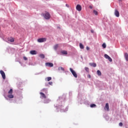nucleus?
Returning a JSON list of instances; mask_svg holds the SVG:
<instances>
[{
  "instance_id": "f257e3e1",
  "label": "nucleus",
  "mask_w": 128,
  "mask_h": 128,
  "mask_svg": "<svg viewBox=\"0 0 128 128\" xmlns=\"http://www.w3.org/2000/svg\"><path fill=\"white\" fill-rule=\"evenodd\" d=\"M66 100V96H62L58 97V98L56 102V104L54 105V106L58 108H60L62 106H64L62 104V102Z\"/></svg>"
},
{
  "instance_id": "f03ea898",
  "label": "nucleus",
  "mask_w": 128,
  "mask_h": 128,
  "mask_svg": "<svg viewBox=\"0 0 128 128\" xmlns=\"http://www.w3.org/2000/svg\"><path fill=\"white\" fill-rule=\"evenodd\" d=\"M58 110H60V112H66L68 110V106H66L64 108V106L62 105L60 107H58V108H56V112H58Z\"/></svg>"
},
{
  "instance_id": "7ed1b4c3",
  "label": "nucleus",
  "mask_w": 128,
  "mask_h": 128,
  "mask_svg": "<svg viewBox=\"0 0 128 128\" xmlns=\"http://www.w3.org/2000/svg\"><path fill=\"white\" fill-rule=\"evenodd\" d=\"M42 16L45 20H50V14L46 11L45 12V13L42 14Z\"/></svg>"
},
{
  "instance_id": "20e7f679",
  "label": "nucleus",
  "mask_w": 128,
  "mask_h": 128,
  "mask_svg": "<svg viewBox=\"0 0 128 128\" xmlns=\"http://www.w3.org/2000/svg\"><path fill=\"white\" fill-rule=\"evenodd\" d=\"M70 70L74 78H78V74H76V71L74 70L72 68H70Z\"/></svg>"
},
{
  "instance_id": "39448f33",
  "label": "nucleus",
  "mask_w": 128,
  "mask_h": 128,
  "mask_svg": "<svg viewBox=\"0 0 128 128\" xmlns=\"http://www.w3.org/2000/svg\"><path fill=\"white\" fill-rule=\"evenodd\" d=\"M38 42H46V38H40L38 39Z\"/></svg>"
},
{
  "instance_id": "423d86ee",
  "label": "nucleus",
  "mask_w": 128,
  "mask_h": 128,
  "mask_svg": "<svg viewBox=\"0 0 128 128\" xmlns=\"http://www.w3.org/2000/svg\"><path fill=\"white\" fill-rule=\"evenodd\" d=\"M0 74L2 76L3 80H6V74L4 73V72L2 70H0Z\"/></svg>"
},
{
  "instance_id": "0eeeda50",
  "label": "nucleus",
  "mask_w": 128,
  "mask_h": 128,
  "mask_svg": "<svg viewBox=\"0 0 128 128\" xmlns=\"http://www.w3.org/2000/svg\"><path fill=\"white\" fill-rule=\"evenodd\" d=\"M114 15H115L116 16L117 18H119V17H120V12H119L118 10H116V9L115 10Z\"/></svg>"
},
{
  "instance_id": "6e6552de",
  "label": "nucleus",
  "mask_w": 128,
  "mask_h": 128,
  "mask_svg": "<svg viewBox=\"0 0 128 128\" xmlns=\"http://www.w3.org/2000/svg\"><path fill=\"white\" fill-rule=\"evenodd\" d=\"M76 10H78V12H80V10H82V6L80 4H77Z\"/></svg>"
},
{
  "instance_id": "1a4fd4ad",
  "label": "nucleus",
  "mask_w": 128,
  "mask_h": 128,
  "mask_svg": "<svg viewBox=\"0 0 128 128\" xmlns=\"http://www.w3.org/2000/svg\"><path fill=\"white\" fill-rule=\"evenodd\" d=\"M40 98H46V94H44V92H40Z\"/></svg>"
},
{
  "instance_id": "9d476101",
  "label": "nucleus",
  "mask_w": 128,
  "mask_h": 128,
  "mask_svg": "<svg viewBox=\"0 0 128 128\" xmlns=\"http://www.w3.org/2000/svg\"><path fill=\"white\" fill-rule=\"evenodd\" d=\"M46 64L47 66H50V68H52V66H54V64L52 62H46Z\"/></svg>"
},
{
  "instance_id": "9b49d317",
  "label": "nucleus",
  "mask_w": 128,
  "mask_h": 128,
  "mask_svg": "<svg viewBox=\"0 0 128 128\" xmlns=\"http://www.w3.org/2000/svg\"><path fill=\"white\" fill-rule=\"evenodd\" d=\"M30 54H32V56H34V54H38V52H36V50H32L30 51Z\"/></svg>"
},
{
  "instance_id": "f8f14e48",
  "label": "nucleus",
  "mask_w": 128,
  "mask_h": 128,
  "mask_svg": "<svg viewBox=\"0 0 128 128\" xmlns=\"http://www.w3.org/2000/svg\"><path fill=\"white\" fill-rule=\"evenodd\" d=\"M124 58L126 62H128V52H125L124 54Z\"/></svg>"
},
{
  "instance_id": "ddd939ff",
  "label": "nucleus",
  "mask_w": 128,
  "mask_h": 128,
  "mask_svg": "<svg viewBox=\"0 0 128 128\" xmlns=\"http://www.w3.org/2000/svg\"><path fill=\"white\" fill-rule=\"evenodd\" d=\"M89 64L90 66H93V68H96V64L94 62L90 63Z\"/></svg>"
},
{
  "instance_id": "4468645a",
  "label": "nucleus",
  "mask_w": 128,
  "mask_h": 128,
  "mask_svg": "<svg viewBox=\"0 0 128 128\" xmlns=\"http://www.w3.org/2000/svg\"><path fill=\"white\" fill-rule=\"evenodd\" d=\"M50 102V100L48 98V99H45L44 100V104H49Z\"/></svg>"
},
{
  "instance_id": "2eb2a0df",
  "label": "nucleus",
  "mask_w": 128,
  "mask_h": 128,
  "mask_svg": "<svg viewBox=\"0 0 128 128\" xmlns=\"http://www.w3.org/2000/svg\"><path fill=\"white\" fill-rule=\"evenodd\" d=\"M43 92H44L45 94H48V88H44L41 90Z\"/></svg>"
},
{
  "instance_id": "dca6fc26",
  "label": "nucleus",
  "mask_w": 128,
  "mask_h": 128,
  "mask_svg": "<svg viewBox=\"0 0 128 128\" xmlns=\"http://www.w3.org/2000/svg\"><path fill=\"white\" fill-rule=\"evenodd\" d=\"M105 108H106L108 112L110 110V106H108V103H106V104Z\"/></svg>"
},
{
  "instance_id": "f3484780",
  "label": "nucleus",
  "mask_w": 128,
  "mask_h": 128,
  "mask_svg": "<svg viewBox=\"0 0 128 128\" xmlns=\"http://www.w3.org/2000/svg\"><path fill=\"white\" fill-rule=\"evenodd\" d=\"M80 48H81V50H84V46L82 43L80 44Z\"/></svg>"
},
{
  "instance_id": "a211bd4d",
  "label": "nucleus",
  "mask_w": 128,
  "mask_h": 128,
  "mask_svg": "<svg viewBox=\"0 0 128 128\" xmlns=\"http://www.w3.org/2000/svg\"><path fill=\"white\" fill-rule=\"evenodd\" d=\"M58 44H56L54 47V48L55 50H58Z\"/></svg>"
},
{
  "instance_id": "6ab92c4d",
  "label": "nucleus",
  "mask_w": 128,
  "mask_h": 128,
  "mask_svg": "<svg viewBox=\"0 0 128 128\" xmlns=\"http://www.w3.org/2000/svg\"><path fill=\"white\" fill-rule=\"evenodd\" d=\"M61 54H68V51H66V50H62L61 52Z\"/></svg>"
},
{
  "instance_id": "aec40b11",
  "label": "nucleus",
  "mask_w": 128,
  "mask_h": 128,
  "mask_svg": "<svg viewBox=\"0 0 128 128\" xmlns=\"http://www.w3.org/2000/svg\"><path fill=\"white\" fill-rule=\"evenodd\" d=\"M93 14H95V16H98V11H96V10H93Z\"/></svg>"
},
{
  "instance_id": "412c9836",
  "label": "nucleus",
  "mask_w": 128,
  "mask_h": 128,
  "mask_svg": "<svg viewBox=\"0 0 128 128\" xmlns=\"http://www.w3.org/2000/svg\"><path fill=\"white\" fill-rule=\"evenodd\" d=\"M58 70H62V72H64V68L62 67H59L58 68Z\"/></svg>"
},
{
  "instance_id": "4be33fe9",
  "label": "nucleus",
  "mask_w": 128,
  "mask_h": 128,
  "mask_svg": "<svg viewBox=\"0 0 128 128\" xmlns=\"http://www.w3.org/2000/svg\"><path fill=\"white\" fill-rule=\"evenodd\" d=\"M8 98H14V95L10 94L8 96Z\"/></svg>"
},
{
  "instance_id": "5701e85b",
  "label": "nucleus",
  "mask_w": 128,
  "mask_h": 128,
  "mask_svg": "<svg viewBox=\"0 0 128 128\" xmlns=\"http://www.w3.org/2000/svg\"><path fill=\"white\" fill-rule=\"evenodd\" d=\"M10 42H14V38L12 37H11L10 39Z\"/></svg>"
},
{
  "instance_id": "b1692460",
  "label": "nucleus",
  "mask_w": 128,
  "mask_h": 128,
  "mask_svg": "<svg viewBox=\"0 0 128 128\" xmlns=\"http://www.w3.org/2000/svg\"><path fill=\"white\" fill-rule=\"evenodd\" d=\"M97 74L98 76H102V72H100V70H98Z\"/></svg>"
},
{
  "instance_id": "393cba45",
  "label": "nucleus",
  "mask_w": 128,
  "mask_h": 128,
  "mask_svg": "<svg viewBox=\"0 0 128 128\" xmlns=\"http://www.w3.org/2000/svg\"><path fill=\"white\" fill-rule=\"evenodd\" d=\"M40 58H45V56L44 54H40Z\"/></svg>"
},
{
  "instance_id": "a878e982",
  "label": "nucleus",
  "mask_w": 128,
  "mask_h": 128,
  "mask_svg": "<svg viewBox=\"0 0 128 128\" xmlns=\"http://www.w3.org/2000/svg\"><path fill=\"white\" fill-rule=\"evenodd\" d=\"M96 104H91L90 105V108H96Z\"/></svg>"
},
{
  "instance_id": "bb28decb",
  "label": "nucleus",
  "mask_w": 128,
  "mask_h": 128,
  "mask_svg": "<svg viewBox=\"0 0 128 128\" xmlns=\"http://www.w3.org/2000/svg\"><path fill=\"white\" fill-rule=\"evenodd\" d=\"M85 70L87 72H90V68L88 67H85Z\"/></svg>"
},
{
  "instance_id": "cd10ccee",
  "label": "nucleus",
  "mask_w": 128,
  "mask_h": 128,
  "mask_svg": "<svg viewBox=\"0 0 128 128\" xmlns=\"http://www.w3.org/2000/svg\"><path fill=\"white\" fill-rule=\"evenodd\" d=\"M102 46L104 48H106V43H104L102 44Z\"/></svg>"
},
{
  "instance_id": "c85d7f7f",
  "label": "nucleus",
  "mask_w": 128,
  "mask_h": 128,
  "mask_svg": "<svg viewBox=\"0 0 128 128\" xmlns=\"http://www.w3.org/2000/svg\"><path fill=\"white\" fill-rule=\"evenodd\" d=\"M8 94H12V89L10 88V90L8 91Z\"/></svg>"
},
{
  "instance_id": "c756f323",
  "label": "nucleus",
  "mask_w": 128,
  "mask_h": 128,
  "mask_svg": "<svg viewBox=\"0 0 128 128\" xmlns=\"http://www.w3.org/2000/svg\"><path fill=\"white\" fill-rule=\"evenodd\" d=\"M108 60H109V62H112V59L110 56Z\"/></svg>"
},
{
  "instance_id": "7c9ffc66",
  "label": "nucleus",
  "mask_w": 128,
  "mask_h": 128,
  "mask_svg": "<svg viewBox=\"0 0 128 128\" xmlns=\"http://www.w3.org/2000/svg\"><path fill=\"white\" fill-rule=\"evenodd\" d=\"M104 57L108 59L109 58L110 56L108 55L107 54H105Z\"/></svg>"
},
{
  "instance_id": "2f4dec72",
  "label": "nucleus",
  "mask_w": 128,
  "mask_h": 128,
  "mask_svg": "<svg viewBox=\"0 0 128 128\" xmlns=\"http://www.w3.org/2000/svg\"><path fill=\"white\" fill-rule=\"evenodd\" d=\"M48 82H50V80H52V77H48L47 78Z\"/></svg>"
},
{
  "instance_id": "473e14b6",
  "label": "nucleus",
  "mask_w": 128,
  "mask_h": 128,
  "mask_svg": "<svg viewBox=\"0 0 128 128\" xmlns=\"http://www.w3.org/2000/svg\"><path fill=\"white\" fill-rule=\"evenodd\" d=\"M23 58L24 60H28V58L26 56H24Z\"/></svg>"
},
{
  "instance_id": "72a5a7b5",
  "label": "nucleus",
  "mask_w": 128,
  "mask_h": 128,
  "mask_svg": "<svg viewBox=\"0 0 128 128\" xmlns=\"http://www.w3.org/2000/svg\"><path fill=\"white\" fill-rule=\"evenodd\" d=\"M48 84H50V86H52V82H48Z\"/></svg>"
},
{
  "instance_id": "f704fd0d",
  "label": "nucleus",
  "mask_w": 128,
  "mask_h": 128,
  "mask_svg": "<svg viewBox=\"0 0 128 128\" xmlns=\"http://www.w3.org/2000/svg\"><path fill=\"white\" fill-rule=\"evenodd\" d=\"M119 126H122V122H120L119 123Z\"/></svg>"
},
{
  "instance_id": "c9c22d12",
  "label": "nucleus",
  "mask_w": 128,
  "mask_h": 128,
  "mask_svg": "<svg viewBox=\"0 0 128 128\" xmlns=\"http://www.w3.org/2000/svg\"><path fill=\"white\" fill-rule=\"evenodd\" d=\"M86 49L87 50H90V47L89 46H86Z\"/></svg>"
},
{
  "instance_id": "e433bc0d",
  "label": "nucleus",
  "mask_w": 128,
  "mask_h": 128,
  "mask_svg": "<svg viewBox=\"0 0 128 128\" xmlns=\"http://www.w3.org/2000/svg\"><path fill=\"white\" fill-rule=\"evenodd\" d=\"M66 6L67 8H70V5H68V4H66Z\"/></svg>"
},
{
  "instance_id": "4c0bfd02",
  "label": "nucleus",
  "mask_w": 128,
  "mask_h": 128,
  "mask_svg": "<svg viewBox=\"0 0 128 128\" xmlns=\"http://www.w3.org/2000/svg\"><path fill=\"white\" fill-rule=\"evenodd\" d=\"M89 8H90L91 10H92V6H89Z\"/></svg>"
},
{
  "instance_id": "58836bf2",
  "label": "nucleus",
  "mask_w": 128,
  "mask_h": 128,
  "mask_svg": "<svg viewBox=\"0 0 128 128\" xmlns=\"http://www.w3.org/2000/svg\"><path fill=\"white\" fill-rule=\"evenodd\" d=\"M88 77L89 78H92L91 76H90V74H88Z\"/></svg>"
},
{
  "instance_id": "ea45409f",
  "label": "nucleus",
  "mask_w": 128,
  "mask_h": 128,
  "mask_svg": "<svg viewBox=\"0 0 128 128\" xmlns=\"http://www.w3.org/2000/svg\"><path fill=\"white\" fill-rule=\"evenodd\" d=\"M90 32H92V34H94V30H91Z\"/></svg>"
},
{
  "instance_id": "a19ab883",
  "label": "nucleus",
  "mask_w": 128,
  "mask_h": 128,
  "mask_svg": "<svg viewBox=\"0 0 128 128\" xmlns=\"http://www.w3.org/2000/svg\"><path fill=\"white\" fill-rule=\"evenodd\" d=\"M119 2H122V0H118Z\"/></svg>"
},
{
  "instance_id": "79ce46f5",
  "label": "nucleus",
  "mask_w": 128,
  "mask_h": 128,
  "mask_svg": "<svg viewBox=\"0 0 128 128\" xmlns=\"http://www.w3.org/2000/svg\"><path fill=\"white\" fill-rule=\"evenodd\" d=\"M46 86H48V85L46 84Z\"/></svg>"
}]
</instances>
